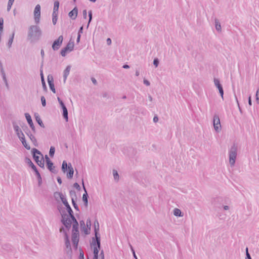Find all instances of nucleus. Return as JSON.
Instances as JSON below:
<instances>
[{
	"mask_svg": "<svg viewBox=\"0 0 259 259\" xmlns=\"http://www.w3.org/2000/svg\"><path fill=\"white\" fill-rule=\"evenodd\" d=\"M72 234L71 240L74 248L76 249L79 242L78 224L74 217H72Z\"/></svg>",
	"mask_w": 259,
	"mask_h": 259,
	"instance_id": "1",
	"label": "nucleus"
},
{
	"mask_svg": "<svg viewBox=\"0 0 259 259\" xmlns=\"http://www.w3.org/2000/svg\"><path fill=\"white\" fill-rule=\"evenodd\" d=\"M41 30L37 26L32 25L29 28L28 37L34 40H37L41 35Z\"/></svg>",
	"mask_w": 259,
	"mask_h": 259,
	"instance_id": "2",
	"label": "nucleus"
},
{
	"mask_svg": "<svg viewBox=\"0 0 259 259\" xmlns=\"http://www.w3.org/2000/svg\"><path fill=\"white\" fill-rule=\"evenodd\" d=\"M33 157L36 163L41 167H44V159L40 152L35 148L32 150Z\"/></svg>",
	"mask_w": 259,
	"mask_h": 259,
	"instance_id": "3",
	"label": "nucleus"
},
{
	"mask_svg": "<svg viewBox=\"0 0 259 259\" xmlns=\"http://www.w3.org/2000/svg\"><path fill=\"white\" fill-rule=\"evenodd\" d=\"M237 148L235 145L232 146L229 150V163L231 166H233L235 164L237 157Z\"/></svg>",
	"mask_w": 259,
	"mask_h": 259,
	"instance_id": "4",
	"label": "nucleus"
},
{
	"mask_svg": "<svg viewBox=\"0 0 259 259\" xmlns=\"http://www.w3.org/2000/svg\"><path fill=\"white\" fill-rule=\"evenodd\" d=\"M60 232L63 233L65 238V251L68 254L71 255L72 253L71 245L68 236L67 232L65 230L64 228L62 227L60 228Z\"/></svg>",
	"mask_w": 259,
	"mask_h": 259,
	"instance_id": "5",
	"label": "nucleus"
},
{
	"mask_svg": "<svg viewBox=\"0 0 259 259\" xmlns=\"http://www.w3.org/2000/svg\"><path fill=\"white\" fill-rule=\"evenodd\" d=\"M97 228L95 226V236L96 238V242L98 246H95L94 248V258L93 259H98V253H99V248L100 247V237H98L97 235V230H99V223L97 222Z\"/></svg>",
	"mask_w": 259,
	"mask_h": 259,
	"instance_id": "6",
	"label": "nucleus"
},
{
	"mask_svg": "<svg viewBox=\"0 0 259 259\" xmlns=\"http://www.w3.org/2000/svg\"><path fill=\"white\" fill-rule=\"evenodd\" d=\"M62 222L66 229L69 230L71 227V224H73V220L70 216L68 214L63 213L62 214Z\"/></svg>",
	"mask_w": 259,
	"mask_h": 259,
	"instance_id": "7",
	"label": "nucleus"
},
{
	"mask_svg": "<svg viewBox=\"0 0 259 259\" xmlns=\"http://www.w3.org/2000/svg\"><path fill=\"white\" fill-rule=\"evenodd\" d=\"M213 124L215 131L217 132H219L221 130V125L220 119L218 114H214L213 119Z\"/></svg>",
	"mask_w": 259,
	"mask_h": 259,
	"instance_id": "8",
	"label": "nucleus"
},
{
	"mask_svg": "<svg viewBox=\"0 0 259 259\" xmlns=\"http://www.w3.org/2000/svg\"><path fill=\"white\" fill-rule=\"evenodd\" d=\"M40 6L39 5H37L34 10V18L35 22L36 24L39 23L40 18Z\"/></svg>",
	"mask_w": 259,
	"mask_h": 259,
	"instance_id": "9",
	"label": "nucleus"
},
{
	"mask_svg": "<svg viewBox=\"0 0 259 259\" xmlns=\"http://www.w3.org/2000/svg\"><path fill=\"white\" fill-rule=\"evenodd\" d=\"M63 40V37L62 35H60L57 39L55 40L52 45V49L54 51L58 50L60 46L61 45Z\"/></svg>",
	"mask_w": 259,
	"mask_h": 259,
	"instance_id": "10",
	"label": "nucleus"
},
{
	"mask_svg": "<svg viewBox=\"0 0 259 259\" xmlns=\"http://www.w3.org/2000/svg\"><path fill=\"white\" fill-rule=\"evenodd\" d=\"M214 84L215 86L218 89L219 91V93L222 97V98H223V95H224V90L223 89V87L222 84L220 83V80L218 78H214L213 80Z\"/></svg>",
	"mask_w": 259,
	"mask_h": 259,
	"instance_id": "11",
	"label": "nucleus"
},
{
	"mask_svg": "<svg viewBox=\"0 0 259 259\" xmlns=\"http://www.w3.org/2000/svg\"><path fill=\"white\" fill-rule=\"evenodd\" d=\"M25 116L26 119V120H27V121L28 122V123L29 124L30 127H31L32 130L34 132H35V127H34V124L33 123V122H32L31 116L28 113H25Z\"/></svg>",
	"mask_w": 259,
	"mask_h": 259,
	"instance_id": "12",
	"label": "nucleus"
},
{
	"mask_svg": "<svg viewBox=\"0 0 259 259\" xmlns=\"http://www.w3.org/2000/svg\"><path fill=\"white\" fill-rule=\"evenodd\" d=\"M82 185H83V188L84 191V193L83 194L82 196V200L84 202V205L87 207L88 204V195L87 193V191L86 190V189L84 185L83 181L82 180Z\"/></svg>",
	"mask_w": 259,
	"mask_h": 259,
	"instance_id": "13",
	"label": "nucleus"
},
{
	"mask_svg": "<svg viewBox=\"0 0 259 259\" xmlns=\"http://www.w3.org/2000/svg\"><path fill=\"white\" fill-rule=\"evenodd\" d=\"M60 106L63 110V116L64 118L66 120V121H67L68 120L67 109L64 103H61V105H60Z\"/></svg>",
	"mask_w": 259,
	"mask_h": 259,
	"instance_id": "14",
	"label": "nucleus"
},
{
	"mask_svg": "<svg viewBox=\"0 0 259 259\" xmlns=\"http://www.w3.org/2000/svg\"><path fill=\"white\" fill-rule=\"evenodd\" d=\"M13 126L14 130L18 137H20V136L22 135L23 136V133H22L21 130L15 122L13 123Z\"/></svg>",
	"mask_w": 259,
	"mask_h": 259,
	"instance_id": "15",
	"label": "nucleus"
},
{
	"mask_svg": "<svg viewBox=\"0 0 259 259\" xmlns=\"http://www.w3.org/2000/svg\"><path fill=\"white\" fill-rule=\"evenodd\" d=\"M78 10L76 7H75L72 11L69 13V16L73 20L76 19L77 16Z\"/></svg>",
	"mask_w": 259,
	"mask_h": 259,
	"instance_id": "16",
	"label": "nucleus"
},
{
	"mask_svg": "<svg viewBox=\"0 0 259 259\" xmlns=\"http://www.w3.org/2000/svg\"><path fill=\"white\" fill-rule=\"evenodd\" d=\"M68 170L69 171L67 174V177L68 179H71L73 176L74 170L71 163H69L68 164Z\"/></svg>",
	"mask_w": 259,
	"mask_h": 259,
	"instance_id": "17",
	"label": "nucleus"
},
{
	"mask_svg": "<svg viewBox=\"0 0 259 259\" xmlns=\"http://www.w3.org/2000/svg\"><path fill=\"white\" fill-rule=\"evenodd\" d=\"M71 69V66L70 65H68L66 67V69L64 70L63 72V77H64V80L65 81L66 79L67 78V76L69 74V72Z\"/></svg>",
	"mask_w": 259,
	"mask_h": 259,
	"instance_id": "18",
	"label": "nucleus"
},
{
	"mask_svg": "<svg viewBox=\"0 0 259 259\" xmlns=\"http://www.w3.org/2000/svg\"><path fill=\"white\" fill-rule=\"evenodd\" d=\"M34 116H35V119H36L37 122L38 123V124L40 126L44 127H45L44 124L41 119H40L39 114L38 113H35L34 114Z\"/></svg>",
	"mask_w": 259,
	"mask_h": 259,
	"instance_id": "19",
	"label": "nucleus"
},
{
	"mask_svg": "<svg viewBox=\"0 0 259 259\" xmlns=\"http://www.w3.org/2000/svg\"><path fill=\"white\" fill-rule=\"evenodd\" d=\"M62 193L56 192L54 194V196L55 198V199L57 201H59V199H62V198L64 196Z\"/></svg>",
	"mask_w": 259,
	"mask_h": 259,
	"instance_id": "20",
	"label": "nucleus"
},
{
	"mask_svg": "<svg viewBox=\"0 0 259 259\" xmlns=\"http://www.w3.org/2000/svg\"><path fill=\"white\" fill-rule=\"evenodd\" d=\"M74 46V42L70 40L65 47L68 50V52H71L73 50Z\"/></svg>",
	"mask_w": 259,
	"mask_h": 259,
	"instance_id": "21",
	"label": "nucleus"
},
{
	"mask_svg": "<svg viewBox=\"0 0 259 259\" xmlns=\"http://www.w3.org/2000/svg\"><path fill=\"white\" fill-rule=\"evenodd\" d=\"M27 135L29 137L30 140L33 143V144L35 146H36L37 145V140H36V138H35V137L30 133H27Z\"/></svg>",
	"mask_w": 259,
	"mask_h": 259,
	"instance_id": "22",
	"label": "nucleus"
},
{
	"mask_svg": "<svg viewBox=\"0 0 259 259\" xmlns=\"http://www.w3.org/2000/svg\"><path fill=\"white\" fill-rule=\"evenodd\" d=\"M59 7V2L58 1H55L54 2L53 12V14L58 13Z\"/></svg>",
	"mask_w": 259,
	"mask_h": 259,
	"instance_id": "23",
	"label": "nucleus"
},
{
	"mask_svg": "<svg viewBox=\"0 0 259 259\" xmlns=\"http://www.w3.org/2000/svg\"><path fill=\"white\" fill-rule=\"evenodd\" d=\"M215 27L216 30L219 31H221V25L219 20L217 19H215Z\"/></svg>",
	"mask_w": 259,
	"mask_h": 259,
	"instance_id": "24",
	"label": "nucleus"
},
{
	"mask_svg": "<svg viewBox=\"0 0 259 259\" xmlns=\"http://www.w3.org/2000/svg\"><path fill=\"white\" fill-rule=\"evenodd\" d=\"M15 35V32H13L12 34V35L10 36L8 42V47L10 48L11 47L13 41V39Z\"/></svg>",
	"mask_w": 259,
	"mask_h": 259,
	"instance_id": "25",
	"label": "nucleus"
},
{
	"mask_svg": "<svg viewBox=\"0 0 259 259\" xmlns=\"http://www.w3.org/2000/svg\"><path fill=\"white\" fill-rule=\"evenodd\" d=\"M174 214L175 216L182 217L181 211L178 208H175L174 210Z\"/></svg>",
	"mask_w": 259,
	"mask_h": 259,
	"instance_id": "26",
	"label": "nucleus"
},
{
	"mask_svg": "<svg viewBox=\"0 0 259 259\" xmlns=\"http://www.w3.org/2000/svg\"><path fill=\"white\" fill-rule=\"evenodd\" d=\"M66 207L67 210L69 213V214H68V215L69 216H70V218H71L72 219V217H74V216L73 215V211H72L70 206L69 205L68 206H66Z\"/></svg>",
	"mask_w": 259,
	"mask_h": 259,
	"instance_id": "27",
	"label": "nucleus"
},
{
	"mask_svg": "<svg viewBox=\"0 0 259 259\" xmlns=\"http://www.w3.org/2000/svg\"><path fill=\"white\" fill-rule=\"evenodd\" d=\"M67 167L68 168V165L67 164V163L66 162V161H63V163H62V171L64 172H65L67 169Z\"/></svg>",
	"mask_w": 259,
	"mask_h": 259,
	"instance_id": "28",
	"label": "nucleus"
},
{
	"mask_svg": "<svg viewBox=\"0 0 259 259\" xmlns=\"http://www.w3.org/2000/svg\"><path fill=\"white\" fill-rule=\"evenodd\" d=\"M113 175L114 180L116 181H118L119 180V177L117 170L114 169L113 170Z\"/></svg>",
	"mask_w": 259,
	"mask_h": 259,
	"instance_id": "29",
	"label": "nucleus"
},
{
	"mask_svg": "<svg viewBox=\"0 0 259 259\" xmlns=\"http://www.w3.org/2000/svg\"><path fill=\"white\" fill-rule=\"evenodd\" d=\"M55 152V148L53 146H51L50 149L49 155L51 157H53Z\"/></svg>",
	"mask_w": 259,
	"mask_h": 259,
	"instance_id": "30",
	"label": "nucleus"
},
{
	"mask_svg": "<svg viewBox=\"0 0 259 259\" xmlns=\"http://www.w3.org/2000/svg\"><path fill=\"white\" fill-rule=\"evenodd\" d=\"M52 16H53L52 22H53V24L55 25L56 24V22L57 21L58 13L53 14Z\"/></svg>",
	"mask_w": 259,
	"mask_h": 259,
	"instance_id": "31",
	"label": "nucleus"
},
{
	"mask_svg": "<svg viewBox=\"0 0 259 259\" xmlns=\"http://www.w3.org/2000/svg\"><path fill=\"white\" fill-rule=\"evenodd\" d=\"M1 72L2 77H3V79L6 80V79L7 78L6 76V73L5 72V71H4L2 65H1Z\"/></svg>",
	"mask_w": 259,
	"mask_h": 259,
	"instance_id": "32",
	"label": "nucleus"
},
{
	"mask_svg": "<svg viewBox=\"0 0 259 259\" xmlns=\"http://www.w3.org/2000/svg\"><path fill=\"white\" fill-rule=\"evenodd\" d=\"M67 52H68V50H67V49L65 47L64 48H63L61 51V55L63 56V57H65L67 54Z\"/></svg>",
	"mask_w": 259,
	"mask_h": 259,
	"instance_id": "33",
	"label": "nucleus"
},
{
	"mask_svg": "<svg viewBox=\"0 0 259 259\" xmlns=\"http://www.w3.org/2000/svg\"><path fill=\"white\" fill-rule=\"evenodd\" d=\"M61 200L65 206H67L69 205L65 196L62 198V199H61Z\"/></svg>",
	"mask_w": 259,
	"mask_h": 259,
	"instance_id": "34",
	"label": "nucleus"
},
{
	"mask_svg": "<svg viewBox=\"0 0 259 259\" xmlns=\"http://www.w3.org/2000/svg\"><path fill=\"white\" fill-rule=\"evenodd\" d=\"M28 163H29V165L31 167V168L33 169V170H35L36 169V166L34 165V164L32 163V162L31 161L30 159H28Z\"/></svg>",
	"mask_w": 259,
	"mask_h": 259,
	"instance_id": "35",
	"label": "nucleus"
},
{
	"mask_svg": "<svg viewBox=\"0 0 259 259\" xmlns=\"http://www.w3.org/2000/svg\"><path fill=\"white\" fill-rule=\"evenodd\" d=\"M49 87H50V89L51 90V91L54 93H56V91H55V87H54V82L53 83H50L49 84Z\"/></svg>",
	"mask_w": 259,
	"mask_h": 259,
	"instance_id": "36",
	"label": "nucleus"
},
{
	"mask_svg": "<svg viewBox=\"0 0 259 259\" xmlns=\"http://www.w3.org/2000/svg\"><path fill=\"white\" fill-rule=\"evenodd\" d=\"M72 204H73V206L74 208L76 210L79 211V208H78L77 204L76 203L75 200H74V199L73 198H72Z\"/></svg>",
	"mask_w": 259,
	"mask_h": 259,
	"instance_id": "37",
	"label": "nucleus"
},
{
	"mask_svg": "<svg viewBox=\"0 0 259 259\" xmlns=\"http://www.w3.org/2000/svg\"><path fill=\"white\" fill-rule=\"evenodd\" d=\"M47 167H48V168L50 170H52V167L53 166V163L52 161H50L49 162H48V163H47Z\"/></svg>",
	"mask_w": 259,
	"mask_h": 259,
	"instance_id": "38",
	"label": "nucleus"
},
{
	"mask_svg": "<svg viewBox=\"0 0 259 259\" xmlns=\"http://www.w3.org/2000/svg\"><path fill=\"white\" fill-rule=\"evenodd\" d=\"M256 101L257 104H259V88L257 89L256 93Z\"/></svg>",
	"mask_w": 259,
	"mask_h": 259,
	"instance_id": "39",
	"label": "nucleus"
},
{
	"mask_svg": "<svg viewBox=\"0 0 259 259\" xmlns=\"http://www.w3.org/2000/svg\"><path fill=\"white\" fill-rule=\"evenodd\" d=\"M48 83L49 84L50 82V83H53L54 82V80H53V77L52 75H48Z\"/></svg>",
	"mask_w": 259,
	"mask_h": 259,
	"instance_id": "40",
	"label": "nucleus"
},
{
	"mask_svg": "<svg viewBox=\"0 0 259 259\" xmlns=\"http://www.w3.org/2000/svg\"><path fill=\"white\" fill-rule=\"evenodd\" d=\"M89 20L88 24V27L89 26V24L90 23L92 19V11H90L89 12Z\"/></svg>",
	"mask_w": 259,
	"mask_h": 259,
	"instance_id": "41",
	"label": "nucleus"
},
{
	"mask_svg": "<svg viewBox=\"0 0 259 259\" xmlns=\"http://www.w3.org/2000/svg\"><path fill=\"white\" fill-rule=\"evenodd\" d=\"M41 102L42 105L44 107L46 106V101L45 98L44 96H42L41 97Z\"/></svg>",
	"mask_w": 259,
	"mask_h": 259,
	"instance_id": "42",
	"label": "nucleus"
},
{
	"mask_svg": "<svg viewBox=\"0 0 259 259\" xmlns=\"http://www.w3.org/2000/svg\"><path fill=\"white\" fill-rule=\"evenodd\" d=\"M23 145L25 147V148L28 150L30 149V147L27 144L26 141H24L22 143Z\"/></svg>",
	"mask_w": 259,
	"mask_h": 259,
	"instance_id": "43",
	"label": "nucleus"
},
{
	"mask_svg": "<svg viewBox=\"0 0 259 259\" xmlns=\"http://www.w3.org/2000/svg\"><path fill=\"white\" fill-rule=\"evenodd\" d=\"M73 187L76 189L77 190H78V191H79L80 190V186L79 185V184L77 183H75L74 184H73Z\"/></svg>",
	"mask_w": 259,
	"mask_h": 259,
	"instance_id": "44",
	"label": "nucleus"
},
{
	"mask_svg": "<svg viewBox=\"0 0 259 259\" xmlns=\"http://www.w3.org/2000/svg\"><path fill=\"white\" fill-rule=\"evenodd\" d=\"M34 171H35V175L37 177V179H40L41 177V176H40V174H39V171L37 170V168L35 170H34Z\"/></svg>",
	"mask_w": 259,
	"mask_h": 259,
	"instance_id": "45",
	"label": "nucleus"
},
{
	"mask_svg": "<svg viewBox=\"0 0 259 259\" xmlns=\"http://www.w3.org/2000/svg\"><path fill=\"white\" fill-rule=\"evenodd\" d=\"M153 64L155 66V67H157L159 64V60L157 58L154 59L153 61Z\"/></svg>",
	"mask_w": 259,
	"mask_h": 259,
	"instance_id": "46",
	"label": "nucleus"
},
{
	"mask_svg": "<svg viewBox=\"0 0 259 259\" xmlns=\"http://www.w3.org/2000/svg\"><path fill=\"white\" fill-rule=\"evenodd\" d=\"M41 81H42L43 87H44V88L45 89H47V87H46V85L45 81H44V77H43V75H42V73H41Z\"/></svg>",
	"mask_w": 259,
	"mask_h": 259,
	"instance_id": "47",
	"label": "nucleus"
},
{
	"mask_svg": "<svg viewBox=\"0 0 259 259\" xmlns=\"http://www.w3.org/2000/svg\"><path fill=\"white\" fill-rule=\"evenodd\" d=\"M18 138H19L20 140L21 141L22 143H23V142L26 141L25 139L24 134L23 135V136L22 135V136H20V137H18Z\"/></svg>",
	"mask_w": 259,
	"mask_h": 259,
	"instance_id": "48",
	"label": "nucleus"
},
{
	"mask_svg": "<svg viewBox=\"0 0 259 259\" xmlns=\"http://www.w3.org/2000/svg\"><path fill=\"white\" fill-rule=\"evenodd\" d=\"M82 15L84 19H87V12L86 10H84L82 12Z\"/></svg>",
	"mask_w": 259,
	"mask_h": 259,
	"instance_id": "49",
	"label": "nucleus"
},
{
	"mask_svg": "<svg viewBox=\"0 0 259 259\" xmlns=\"http://www.w3.org/2000/svg\"><path fill=\"white\" fill-rule=\"evenodd\" d=\"M143 82L147 86H149L150 84V82L148 80L145 79H144Z\"/></svg>",
	"mask_w": 259,
	"mask_h": 259,
	"instance_id": "50",
	"label": "nucleus"
},
{
	"mask_svg": "<svg viewBox=\"0 0 259 259\" xmlns=\"http://www.w3.org/2000/svg\"><path fill=\"white\" fill-rule=\"evenodd\" d=\"M102 97L103 98H108L109 97V94L107 92H104L102 93Z\"/></svg>",
	"mask_w": 259,
	"mask_h": 259,
	"instance_id": "51",
	"label": "nucleus"
},
{
	"mask_svg": "<svg viewBox=\"0 0 259 259\" xmlns=\"http://www.w3.org/2000/svg\"><path fill=\"white\" fill-rule=\"evenodd\" d=\"M246 256H247V258L248 259H251V257L250 255V254H249L248 253V248H246Z\"/></svg>",
	"mask_w": 259,
	"mask_h": 259,
	"instance_id": "52",
	"label": "nucleus"
},
{
	"mask_svg": "<svg viewBox=\"0 0 259 259\" xmlns=\"http://www.w3.org/2000/svg\"><path fill=\"white\" fill-rule=\"evenodd\" d=\"M248 104L250 106L252 105V101H251V96H249V97L248 98Z\"/></svg>",
	"mask_w": 259,
	"mask_h": 259,
	"instance_id": "53",
	"label": "nucleus"
},
{
	"mask_svg": "<svg viewBox=\"0 0 259 259\" xmlns=\"http://www.w3.org/2000/svg\"><path fill=\"white\" fill-rule=\"evenodd\" d=\"M12 5H13L12 4H10L8 3L7 10L8 11H9L10 10V9H11V7H12Z\"/></svg>",
	"mask_w": 259,
	"mask_h": 259,
	"instance_id": "54",
	"label": "nucleus"
},
{
	"mask_svg": "<svg viewBox=\"0 0 259 259\" xmlns=\"http://www.w3.org/2000/svg\"><path fill=\"white\" fill-rule=\"evenodd\" d=\"M45 159H46V162H47V163H48V162H49H49L51 161L50 160V159L49 157H48V155H47L45 156Z\"/></svg>",
	"mask_w": 259,
	"mask_h": 259,
	"instance_id": "55",
	"label": "nucleus"
},
{
	"mask_svg": "<svg viewBox=\"0 0 259 259\" xmlns=\"http://www.w3.org/2000/svg\"><path fill=\"white\" fill-rule=\"evenodd\" d=\"M158 121V117L157 116H155L153 118V121L154 122H157Z\"/></svg>",
	"mask_w": 259,
	"mask_h": 259,
	"instance_id": "56",
	"label": "nucleus"
},
{
	"mask_svg": "<svg viewBox=\"0 0 259 259\" xmlns=\"http://www.w3.org/2000/svg\"><path fill=\"white\" fill-rule=\"evenodd\" d=\"M3 80L5 82V85H6V87L7 88V89H9V86L8 83L7 78L6 79V80Z\"/></svg>",
	"mask_w": 259,
	"mask_h": 259,
	"instance_id": "57",
	"label": "nucleus"
},
{
	"mask_svg": "<svg viewBox=\"0 0 259 259\" xmlns=\"http://www.w3.org/2000/svg\"><path fill=\"white\" fill-rule=\"evenodd\" d=\"M82 30H83V27H82V26H81V27L79 28V30H78V34H80V35H81V33H82Z\"/></svg>",
	"mask_w": 259,
	"mask_h": 259,
	"instance_id": "58",
	"label": "nucleus"
},
{
	"mask_svg": "<svg viewBox=\"0 0 259 259\" xmlns=\"http://www.w3.org/2000/svg\"><path fill=\"white\" fill-rule=\"evenodd\" d=\"M80 36H81V35L79 34H78L77 39H76V41L77 43H78L80 41Z\"/></svg>",
	"mask_w": 259,
	"mask_h": 259,
	"instance_id": "59",
	"label": "nucleus"
},
{
	"mask_svg": "<svg viewBox=\"0 0 259 259\" xmlns=\"http://www.w3.org/2000/svg\"><path fill=\"white\" fill-rule=\"evenodd\" d=\"M38 180V186H40L41 183H42V179H41V178H40V179H37Z\"/></svg>",
	"mask_w": 259,
	"mask_h": 259,
	"instance_id": "60",
	"label": "nucleus"
},
{
	"mask_svg": "<svg viewBox=\"0 0 259 259\" xmlns=\"http://www.w3.org/2000/svg\"><path fill=\"white\" fill-rule=\"evenodd\" d=\"M92 81L94 84H96L97 82L95 78H92Z\"/></svg>",
	"mask_w": 259,
	"mask_h": 259,
	"instance_id": "61",
	"label": "nucleus"
},
{
	"mask_svg": "<svg viewBox=\"0 0 259 259\" xmlns=\"http://www.w3.org/2000/svg\"><path fill=\"white\" fill-rule=\"evenodd\" d=\"M57 179V182H58V183H59L60 184H61L62 180H61V178L58 177Z\"/></svg>",
	"mask_w": 259,
	"mask_h": 259,
	"instance_id": "62",
	"label": "nucleus"
},
{
	"mask_svg": "<svg viewBox=\"0 0 259 259\" xmlns=\"http://www.w3.org/2000/svg\"><path fill=\"white\" fill-rule=\"evenodd\" d=\"M107 43L108 45H110L111 44V39L110 38H107Z\"/></svg>",
	"mask_w": 259,
	"mask_h": 259,
	"instance_id": "63",
	"label": "nucleus"
},
{
	"mask_svg": "<svg viewBox=\"0 0 259 259\" xmlns=\"http://www.w3.org/2000/svg\"><path fill=\"white\" fill-rule=\"evenodd\" d=\"M70 195L71 196H72L73 195H75V191H73V190H71V191H70Z\"/></svg>",
	"mask_w": 259,
	"mask_h": 259,
	"instance_id": "64",
	"label": "nucleus"
}]
</instances>
